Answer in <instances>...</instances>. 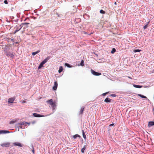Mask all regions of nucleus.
Wrapping results in <instances>:
<instances>
[{
  "instance_id": "obj_1",
  "label": "nucleus",
  "mask_w": 154,
  "mask_h": 154,
  "mask_svg": "<svg viewBox=\"0 0 154 154\" xmlns=\"http://www.w3.org/2000/svg\"><path fill=\"white\" fill-rule=\"evenodd\" d=\"M47 102L52 106L53 109H55L56 105L55 103L53 102L52 99H51L47 101Z\"/></svg>"
},
{
  "instance_id": "obj_2",
  "label": "nucleus",
  "mask_w": 154,
  "mask_h": 154,
  "mask_svg": "<svg viewBox=\"0 0 154 154\" xmlns=\"http://www.w3.org/2000/svg\"><path fill=\"white\" fill-rule=\"evenodd\" d=\"M91 73L94 75L98 76L101 75V73L96 72L92 69H91Z\"/></svg>"
},
{
  "instance_id": "obj_3",
  "label": "nucleus",
  "mask_w": 154,
  "mask_h": 154,
  "mask_svg": "<svg viewBox=\"0 0 154 154\" xmlns=\"http://www.w3.org/2000/svg\"><path fill=\"white\" fill-rule=\"evenodd\" d=\"M10 145V143L9 142L4 143L1 144V146L2 147H7L9 146Z\"/></svg>"
},
{
  "instance_id": "obj_4",
  "label": "nucleus",
  "mask_w": 154,
  "mask_h": 154,
  "mask_svg": "<svg viewBox=\"0 0 154 154\" xmlns=\"http://www.w3.org/2000/svg\"><path fill=\"white\" fill-rule=\"evenodd\" d=\"M33 115L34 116L36 117H44L45 116L44 115H41L39 114H38L36 113H33Z\"/></svg>"
},
{
  "instance_id": "obj_5",
  "label": "nucleus",
  "mask_w": 154,
  "mask_h": 154,
  "mask_svg": "<svg viewBox=\"0 0 154 154\" xmlns=\"http://www.w3.org/2000/svg\"><path fill=\"white\" fill-rule=\"evenodd\" d=\"M15 99L14 97L10 98L8 99V103H12Z\"/></svg>"
},
{
  "instance_id": "obj_6",
  "label": "nucleus",
  "mask_w": 154,
  "mask_h": 154,
  "mask_svg": "<svg viewBox=\"0 0 154 154\" xmlns=\"http://www.w3.org/2000/svg\"><path fill=\"white\" fill-rule=\"evenodd\" d=\"M58 84L56 81H55L54 83V85L53 87V90H56Z\"/></svg>"
},
{
  "instance_id": "obj_7",
  "label": "nucleus",
  "mask_w": 154,
  "mask_h": 154,
  "mask_svg": "<svg viewBox=\"0 0 154 154\" xmlns=\"http://www.w3.org/2000/svg\"><path fill=\"white\" fill-rule=\"evenodd\" d=\"M13 144L15 146H18L20 147L23 146L19 142H15L13 143Z\"/></svg>"
},
{
  "instance_id": "obj_8",
  "label": "nucleus",
  "mask_w": 154,
  "mask_h": 154,
  "mask_svg": "<svg viewBox=\"0 0 154 154\" xmlns=\"http://www.w3.org/2000/svg\"><path fill=\"white\" fill-rule=\"evenodd\" d=\"M9 132L8 131L6 130H0V134H6L8 133Z\"/></svg>"
},
{
  "instance_id": "obj_9",
  "label": "nucleus",
  "mask_w": 154,
  "mask_h": 154,
  "mask_svg": "<svg viewBox=\"0 0 154 154\" xmlns=\"http://www.w3.org/2000/svg\"><path fill=\"white\" fill-rule=\"evenodd\" d=\"M7 55L9 57L12 58H13L14 57V55L13 54L10 52L8 53L7 54Z\"/></svg>"
},
{
  "instance_id": "obj_10",
  "label": "nucleus",
  "mask_w": 154,
  "mask_h": 154,
  "mask_svg": "<svg viewBox=\"0 0 154 154\" xmlns=\"http://www.w3.org/2000/svg\"><path fill=\"white\" fill-rule=\"evenodd\" d=\"M85 107L84 106H82L80 109V111L79 112V114H82L84 111Z\"/></svg>"
},
{
  "instance_id": "obj_11",
  "label": "nucleus",
  "mask_w": 154,
  "mask_h": 154,
  "mask_svg": "<svg viewBox=\"0 0 154 154\" xmlns=\"http://www.w3.org/2000/svg\"><path fill=\"white\" fill-rule=\"evenodd\" d=\"M19 26L20 27V28H19L18 27H17L16 28V29L15 30V31L14 32V34H15L18 31H19L22 28V26H21V25H20Z\"/></svg>"
},
{
  "instance_id": "obj_12",
  "label": "nucleus",
  "mask_w": 154,
  "mask_h": 154,
  "mask_svg": "<svg viewBox=\"0 0 154 154\" xmlns=\"http://www.w3.org/2000/svg\"><path fill=\"white\" fill-rule=\"evenodd\" d=\"M111 100L108 98H106L104 100V102L106 103H110L111 102Z\"/></svg>"
},
{
  "instance_id": "obj_13",
  "label": "nucleus",
  "mask_w": 154,
  "mask_h": 154,
  "mask_svg": "<svg viewBox=\"0 0 154 154\" xmlns=\"http://www.w3.org/2000/svg\"><path fill=\"white\" fill-rule=\"evenodd\" d=\"M154 125V122H149V126H151Z\"/></svg>"
},
{
  "instance_id": "obj_14",
  "label": "nucleus",
  "mask_w": 154,
  "mask_h": 154,
  "mask_svg": "<svg viewBox=\"0 0 154 154\" xmlns=\"http://www.w3.org/2000/svg\"><path fill=\"white\" fill-rule=\"evenodd\" d=\"M50 59V57H47V58H46L43 61L44 62V63H46Z\"/></svg>"
},
{
  "instance_id": "obj_15",
  "label": "nucleus",
  "mask_w": 154,
  "mask_h": 154,
  "mask_svg": "<svg viewBox=\"0 0 154 154\" xmlns=\"http://www.w3.org/2000/svg\"><path fill=\"white\" fill-rule=\"evenodd\" d=\"M63 69V67L62 66H60L59 67V69L58 70V72L59 73H60L62 71Z\"/></svg>"
},
{
  "instance_id": "obj_16",
  "label": "nucleus",
  "mask_w": 154,
  "mask_h": 154,
  "mask_svg": "<svg viewBox=\"0 0 154 154\" xmlns=\"http://www.w3.org/2000/svg\"><path fill=\"white\" fill-rule=\"evenodd\" d=\"M82 133L83 136L84 138L85 139H86V135H85V132H84V131L83 130H82Z\"/></svg>"
},
{
  "instance_id": "obj_17",
  "label": "nucleus",
  "mask_w": 154,
  "mask_h": 154,
  "mask_svg": "<svg viewBox=\"0 0 154 154\" xmlns=\"http://www.w3.org/2000/svg\"><path fill=\"white\" fill-rule=\"evenodd\" d=\"M138 95L142 98H145L146 99H147V97H146L141 94H138Z\"/></svg>"
},
{
  "instance_id": "obj_18",
  "label": "nucleus",
  "mask_w": 154,
  "mask_h": 154,
  "mask_svg": "<svg viewBox=\"0 0 154 154\" xmlns=\"http://www.w3.org/2000/svg\"><path fill=\"white\" fill-rule=\"evenodd\" d=\"M40 52L39 51H37L35 52H33L32 53V55H35L36 54Z\"/></svg>"
},
{
  "instance_id": "obj_19",
  "label": "nucleus",
  "mask_w": 154,
  "mask_h": 154,
  "mask_svg": "<svg viewBox=\"0 0 154 154\" xmlns=\"http://www.w3.org/2000/svg\"><path fill=\"white\" fill-rule=\"evenodd\" d=\"M133 86L135 88H140L142 87V86L140 85H134Z\"/></svg>"
},
{
  "instance_id": "obj_20",
  "label": "nucleus",
  "mask_w": 154,
  "mask_h": 154,
  "mask_svg": "<svg viewBox=\"0 0 154 154\" xmlns=\"http://www.w3.org/2000/svg\"><path fill=\"white\" fill-rule=\"evenodd\" d=\"M86 149L85 146V145L84 147L81 149V152L82 153L84 152L85 150Z\"/></svg>"
},
{
  "instance_id": "obj_21",
  "label": "nucleus",
  "mask_w": 154,
  "mask_h": 154,
  "mask_svg": "<svg viewBox=\"0 0 154 154\" xmlns=\"http://www.w3.org/2000/svg\"><path fill=\"white\" fill-rule=\"evenodd\" d=\"M80 137V136L79 135V134H75L73 136V138L74 139H76L77 137Z\"/></svg>"
},
{
  "instance_id": "obj_22",
  "label": "nucleus",
  "mask_w": 154,
  "mask_h": 154,
  "mask_svg": "<svg viewBox=\"0 0 154 154\" xmlns=\"http://www.w3.org/2000/svg\"><path fill=\"white\" fill-rule=\"evenodd\" d=\"M100 13L101 14H105L106 13L105 11H103V10H101L100 11Z\"/></svg>"
},
{
  "instance_id": "obj_23",
  "label": "nucleus",
  "mask_w": 154,
  "mask_h": 154,
  "mask_svg": "<svg viewBox=\"0 0 154 154\" xmlns=\"http://www.w3.org/2000/svg\"><path fill=\"white\" fill-rule=\"evenodd\" d=\"M116 51V49L115 48H113L112 51H111V53L112 54H113Z\"/></svg>"
},
{
  "instance_id": "obj_24",
  "label": "nucleus",
  "mask_w": 154,
  "mask_h": 154,
  "mask_svg": "<svg viewBox=\"0 0 154 154\" xmlns=\"http://www.w3.org/2000/svg\"><path fill=\"white\" fill-rule=\"evenodd\" d=\"M149 23V22H148L147 23V24L145 25L143 27V28L144 29H146L147 27H148V24Z\"/></svg>"
},
{
  "instance_id": "obj_25",
  "label": "nucleus",
  "mask_w": 154,
  "mask_h": 154,
  "mask_svg": "<svg viewBox=\"0 0 154 154\" xmlns=\"http://www.w3.org/2000/svg\"><path fill=\"white\" fill-rule=\"evenodd\" d=\"M141 51V50H139V49H137V50H134V52L135 53L137 52H140Z\"/></svg>"
},
{
  "instance_id": "obj_26",
  "label": "nucleus",
  "mask_w": 154,
  "mask_h": 154,
  "mask_svg": "<svg viewBox=\"0 0 154 154\" xmlns=\"http://www.w3.org/2000/svg\"><path fill=\"white\" fill-rule=\"evenodd\" d=\"M80 65L82 66H83L84 65L83 60H82L81 63H80Z\"/></svg>"
},
{
  "instance_id": "obj_27",
  "label": "nucleus",
  "mask_w": 154,
  "mask_h": 154,
  "mask_svg": "<svg viewBox=\"0 0 154 154\" xmlns=\"http://www.w3.org/2000/svg\"><path fill=\"white\" fill-rule=\"evenodd\" d=\"M65 65L68 67H71V66H70V65L67 63H65Z\"/></svg>"
},
{
  "instance_id": "obj_28",
  "label": "nucleus",
  "mask_w": 154,
  "mask_h": 154,
  "mask_svg": "<svg viewBox=\"0 0 154 154\" xmlns=\"http://www.w3.org/2000/svg\"><path fill=\"white\" fill-rule=\"evenodd\" d=\"M43 64H42V63H40L38 67V69H40L43 67Z\"/></svg>"
},
{
  "instance_id": "obj_29",
  "label": "nucleus",
  "mask_w": 154,
  "mask_h": 154,
  "mask_svg": "<svg viewBox=\"0 0 154 154\" xmlns=\"http://www.w3.org/2000/svg\"><path fill=\"white\" fill-rule=\"evenodd\" d=\"M32 152L34 154V152H35V151H34V148H33L32 145Z\"/></svg>"
},
{
  "instance_id": "obj_30",
  "label": "nucleus",
  "mask_w": 154,
  "mask_h": 154,
  "mask_svg": "<svg viewBox=\"0 0 154 154\" xmlns=\"http://www.w3.org/2000/svg\"><path fill=\"white\" fill-rule=\"evenodd\" d=\"M110 96L112 97H116V95L115 94H111L110 95Z\"/></svg>"
},
{
  "instance_id": "obj_31",
  "label": "nucleus",
  "mask_w": 154,
  "mask_h": 154,
  "mask_svg": "<svg viewBox=\"0 0 154 154\" xmlns=\"http://www.w3.org/2000/svg\"><path fill=\"white\" fill-rule=\"evenodd\" d=\"M108 93H109V92H106V93H104L102 94V95L103 96H105Z\"/></svg>"
},
{
  "instance_id": "obj_32",
  "label": "nucleus",
  "mask_w": 154,
  "mask_h": 154,
  "mask_svg": "<svg viewBox=\"0 0 154 154\" xmlns=\"http://www.w3.org/2000/svg\"><path fill=\"white\" fill-rule=\"evenodd\" d=\"M4 2L5 4H8V1L7 0H5V1H4Z\"/></svg>"
},
{
  "instance_id": "obj_33",
  "label": "nucleus",
  "mask_w": 154,
  "mask_h": 154,
  "mask_svg": "<svg viewBox=\"0 0 154 154\" xmlns=\"http://www.w3.org/2000/svg\"><path fill=\"white\" fill-rule=\"evenodd\" d=\"M15 122V121H11L10 122V124L14 123Z\"/></svg>"
},
{
  "instance_id": "obj_34",
  "label": "nucleus",
  "mask_w": 154,
  "mask_h": 154,
  "mask_svg": "<svg viewBox=\"0 0 154 154\" xmlns=\"http://www.w3.org/2000/svg\"><path fill=\"white\" fill-rule=\"evenodd\" d=\"M29 24V23H23L22 24L26 25V24Z\"/></svg>"
},
{
  "instance_id": "obj_35",
  "label": "nucleus",
  "mask_w": 154,
  "mask_h": 154,
  "mask_svg": "<svg viewBox=\"0 0 154 154\" xmlns=\"http://www.w3.org/2000/svg\"><path fill=\"white\" fill-rule=\"evenodd\" d=\"M114 125V124L112 123V124H110L109 125V126H113Z\"/></svg>"
},
{
  "instance_id": "obj_36",
  "label": "nucleus",
  "mask_w": 154,
  "mask_h": 154,
  "mask_svg": "<svg viewBox=\"0 0 154 154\" xmlns=\"http://www.w3.org/2000/svg\"><path fill=\"white\" fill-rule=\"evenodd\" d=\"M26 102L25 101L23 100V101H22V103H25Z\"/></svg>"
},
{
  "instance_id": "obj_37",
  "label": "nucleus",
  "mask_w": 154,
  "mask_h": 154,
  "mask_svg": "<svg viewBox=\"0 0 154 154\" xmlns=\"http://www.w3.org/2000/svg\"><path fill=\"white\" fill-rule=\"evenodd\" d=\"M24 125V123H23V122H21L20 123V125Z\"/></svg>"
},
{
  "instance_id": "obj_38",
  "label": "nucleus",
  "mask_w": 154,
  "mask_h": 154,
  "mask_svg": "<svg viewBox=\"0 0 154 154\" xmlns=\"http://www.w3.org/2000/svg\"><path fill=\"white\" fill-rule=\"evenodd\" d=\"M41 63H42V64H43V65L45 64L44 62L43 61Z\"/></svg>"
},
{
  "instance_id": "obj_39",
  "label": "nucleus",
  "mask_w": 154,
  "mask_h": 154,
  "mask_svg": "<svg viewBox=\"0 0 154 154\" xmlns=\"http://www.w3.org/2000/svg\"><path fill=\"white\" fill-rule=\"evenodd\" d=\"M128 78H129V79H132V78L131 77H130V76H128Z\"/></svg>"
},
{
  "instance_id": "obj_40",
  "label": "nucleus",
  "mask_w": 154,
  "mask_h": 154,
  "mask_svg": "<svg viewBox=\"0 0 154 154\" xmlns=\"http://www.w3.org/2000/svg\"><path fill=\"white\" fill-rule=\"evenodd\" d=\"M114 4H115V5H116V4H117V3H116V2H115V3H114Z\"/></svg>"
},
{
  "instance_id": "obj_41",
  "label": "nucleus",
  "mask_w": 154,
  "mask_h": 154,
  "mask_svg": "<svg viewBox=\"0 0 154 154\" xmlns=\"http://www.w3.org/2000/svg\"><path fill=\"white\" fill-rule=\"evenodd\" d=\"M11 40L13 42L14 41H13V39H11Z\"/></svg>"
},
{
  "instance_id": "obj_42",
  "label": "nucleus",
  "mask_w": 154,
  "mask_h": 154,
  "mask_svg": "<svg viewBox=\"0 0 154 154\" xmlns=\"http://www.w3.org/2000/svg\"><path fill=\"white\" fill-rule=\"evenodd\" d=\"M20 128H22V127H21V126H20Z\"/></svg>"
},
{
  "instance_id": "obj_43",
  "label": "nucleus",
  "mask_w": 154,
  "mask_h": 154,
  "mask_svg": "<svg viewBox=\"0 0 154 154\" xmlns=\"http://www.w3.org/2000/svg\"><path fill=\"white\" fill-rule=\"evenodd\" d=\"M85 32V33L86 34V32Z\"/></svg>"
}]
</instances>
